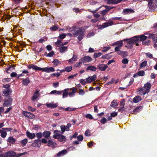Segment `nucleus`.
Listing matches in <instances>:
<instances>
[{
    "label": "nucleus",
    "instance_id": "obj_1",
    "mask_svg": "<svg viewBox=\"0 0 157 157\" xmlns=\"http://www.w3.org/2000/svg\"><path fill=\"white\" fill-rule=\"evenodd\" d=\"M27 67L29 69H30L31 68H32L33 70L36 71H45L47 73L52 72L55 71L53 67H46L42 68L38 67L37 66L33 64H31L27 66Z\"/></svg>",
    "mask_w": 157,
    "mask_h": 157
},
{
    "label": "nucleus",
    "instance_id": "obj_2",
    "mask_svg": "<svg viewBox=\"0 0 157 157\" xmlns=\"http://www.w3.org/2000/svg\"><path fill=\"white\" fill-rule=\"evenodd\" d=\"M75 29L73 33L74 37H76L78 35L77 38L79 41H81L84 36L85 29L83 27L79 28L77 30Z\"/></svg>",
    "mask_w": 157,
    "mask_h": 157
},
{
    "label": "nucleus",
    "instance_id": "obj_3",
    "mask_svg": "<svg viewBox=\"0 0 157 157\" xmlns=\"http://www.w3.org/2000/svg\"><path fill=\"white\" fill-rule=\"evenodd\" d=\"M0 157H17L16 152L9 151L7 152L3 153L0 155Z\"/></svg>",
    "mask_w": 157,
    "mask_h": 157
},
{
    "label": "nucleus",
    "instance_id": "obj_4",
    "mask_svg": "<svg viewBox=\"0 0 157 157\" xmlns=\"http://www.w3.org/2000/svg\"><path fill=\"white\" fill-rule=\"evenodd\" d=\"M136 37L135 36L132 37V38L129 39H124L123 41H126L127 43L130 45H132L134 44H136V45L137 46H138L139 45V44L137 43V42L136 41V38H135Z\"/></svg>",
    "mask_w": 157,
    "mask_h": 157
},
{
    "label": "nucleus",
    "instance_id": "obj_5",
    "mask_svg": "<svg viewBox=\"0 0 157 157\" xmlns=\"http://www.w3.org/2000/svg\"><path fill=\"white\" fill-rule=\"evenodd\" d=\"M92 60V58L89 56H85L79 59V61L82 62L83 63H89L91 62Z\"/></svg>",
    "mask_w": 157,
    "mask_h": 157
},
{
    "label": "nucleus",
    "instance_id": "obj_6",
    "mask_svg": "<svg viewBox=\"0 0 157 157\" xmlns=\"http://www.w3.org/2000/svg\"><path fill=\"white\" fill-rule=\"evenodd\" d=\"M22 114L25 117L30 119H33L35 118V116L30 112L24 111L22 112Z\"/></svg>",
    "mask_w": 157,
    "mask_h": 157
},
{
    "label": "nucleus",
    "instance_id": "obj_7",
    "mask_svg": "<svg viewBox=\"0 0 157 157\" xmlns=\"http://www.w3.org/2000/svg\"><path fill=\"white\" fill-rule=\"evenodd\" d=\"M136 39V41L137 42L138 44L140 41H143L146 40L148 37L144 35H141L138 36H135Z\"/></svg>",
    "mask_w": 157,
    "mask_h": 157
},
{
    "label": "nucleus",
    "instance_id": "obj_8",
    "mask_svg": "<svg viewBox=\"0 0 157 157\" xmlns=\"http://www.w3.org/2000/svg\"><path fill=\"white\" fill-rule=\"evenodd\" d=\"M151 87V84L149 82H147L144 85V87L146 89L143 93V94L144 95L147 93H148L150 91V89Z\"/></svg>",
    "mask_w": 157,
    "mask_h": 157
},
{
    "label": "nucleus",
    "instance_id": "obj_9",
    "mask_svg": "<svg viewBox=\"0 0 157 157\" xmlns=\"http://www.w3.org/2000/svg\"><path fill=\"white\" fill-rule=\"evenodd\" d=\"M12 92V90L11 89H3L2 94L3 96L6 98L10 96V94Z\"/></svg>",
    "mask_w": 157,
    "mask_h": 157
},
{
    "label": "nucleus",
    "instance_id": "obj_10",
    "mask_svg": "<svg viewBox=\"0 0 157 157\" xmlns=\"http://www.w3.org/2000/svg\"><path fill=\"white\" fill-rule=\"evenodd\" d=\"M12 101V99L9 98L4 101L3 105L4 106H9L11 105Z\"/></svg>",
    "mask_w": 157,
    "mask_h": 157
},
{
    "label": "nucleus",
    "instance_id": "obj_11",
    "mask_svg": "<svg viewBox=\"0 0 157 157\" xmlns=\"http://www.w3.org/2000/svg\"><path fill=\"white\" fill-rule=\"evenodd\" d=\"M97 67L100 71H104L108 67L106 64H99L97 65Z\"/></svg>",
    "mask_w": 157,
    "mask_h": 157
},
{
    "label": "nucleus",
    "instance_id": "obj_12",
    "mask_svg": "<svg viewBox=\"0 0 157 157\" xmlns=\"http://www.w3.org/2000/svg\"><path fill=\"white\" fill-rule=\"evenodd\" d=\"M41 145L40 140L37 139L34 141V142L31 144V145L34 147H40Z\"/></svg>",
    "mask_w": 157,
    "mask_h": 157
},
{
    "label": "nucleus",
    "instance_id": "obj_13",
    "mask_svg": "<svg viewBox=\"0 0 157 157\" xmlns=\"http://www.w3.org/2000/svg\"><path fill=\"white\" fill-rule=\"evenodd\" d=\"M54 139H57L59 141L63 143H64L66 140V136L61 135V134L57 136V138H55Z\"/></svg>",
    "mask_w": 157,
    "mask_h": 157
},
{
    "label": "nucleus",
    "instance_id": "obj_14",
    "mask_svg": "<svg viewBox=\"0 0 157 157\" xmlns=\"http://www.w3.org/2000/svg\"><path fill=\"white\" fill-rule=\"evenodd\" d=\"M124 1L126 0H123ZM123 0H108L107 3L108 4H116L121 2Z\"/></svg>",
    "mask_w": 157,
    "mask_h": 157
},
{
    "label": "nucleus",
    "instance_id": "obj_15",
    "mask_svg": "<svg viewBox=\"0 0 157 157\" xmlns=\"http://www.w3.org/2000/svg\"><path fill=\"white\" fill-rule=\"evenodd\" d=\"M134 11L132 9H125L123 10V13L124 14H128L134 13Z\"/></svg>",
    "mask_w": 157,
    "mask_h": 157
},
{
    "label": "nucleus",
    "instance_id": "obj_16",
    "mask_svg": "<svg viewBox=\"0 0 157 157\" xmlns=\"http://www.w3.org/2000/svg\"><path fill=\"white\" fill-rule=\"evenodd\" d=\"M26 134L27 137L30 139L34 138L36 136L35 133H31L28 131L26 132Z\"/></svg>",
    "mask_w": 157,
    "mask_h": 157
},
{
    "label": "nucleus",
    "instance_id": "obj_17",
    "mask_svg": "<svg viewBox=\"0 0 157 157\" xmlns=\"http://www.w3.org/2000/svg\"><path fill=\"white\" fill-rule=\"evenodd\" d=\"M56 145L57 144L56 142L51 140H48V143L47 144L48 146L51 147H54L55 146H56Z\"/></svg>",
    "mask_w": 157,
    "mask_h": 157
},
{
    "label": "nucleus",
    "instance_id": "obj_18",
    "mask_svg": "<svg viewBox=\"0 0 157 157\" xmlns=\"http://www.w3.org/2000/svg\"><path fill=\"white\" fill-rule=\"evenodd\" d=\"M156 4H155L148 6L149 7V11L152 12L155 11V9L157 7V5Z\"/></svg>",
    "mask_w": 157,
    "mask_h": 157
},
{
    "label": "nucleus",
    "instance_id": "obj_19",
    "mask_svg": "<svg viewBox=\"0 0 157 157\" xmlns=\"http://www.w3.org/2000/svg\"><path fill=\"white\" fill-rule=\"evenodd\" d=\"M142 109L143 107L142 106H140L137 107L133 110V113L136 114L141 110Z\"/></svg>",
    "mask_w": 157,
    "mask_h": 157
},
{
    "label": "nucleus",
    "instance_id": "obj_20",
    "mask_svg": "<svg viewBox=\"0 0 157 157\" xmlns=\"http://www.w3.org/2000/svg\"><path fill=\"white\" fill-rule=\"evenodd\" d=\"M22 84L25 86H27L28 85L29 83L30 82L29 77L26 78L25 79H24L22 81Z\"/></svg>",
    "mask_w": 157,
    "mask_h": 157
},
{
    "label": "nucleus",
    "instance_id": "obj_21",
    "mask_svg": "<svg viewBox=\"0 0 157 157\" xmlns=\"http://www.w3.org/2000/svg\"><path fill=\"white\" fill-rule=\"evenodd\" d=\"M67 153V151L66 149L63 150L57 154V156L58 157H59L61 156H63L66 154Z\"/></svg>",
    "mask_w": 157,
    "mask_h": 157
},
{
    "label": "nucleus",
    "instance_id": "obj_22",
    "mask_svg": "<svg viewBox=\"0 0 157 157\" xmlns=\"http://www.w3.org/2000/svg\"><path fill=\"white\" fill-rule=\"evenodd\" d=\"M51 132L50 131H45L43 133V135L44 137L48 139L50 137Z\"/></svg>",
    "mask_w": 157,
    "mask_h": 157
},
{
    "label": "nucleus",
    "instance_id": "obj_23",
    "mask_svg": "<svg viewBox=\"0 0 157 157\" xmlns=\"http://www.w3.org/2000/svg\"><path fill=\"white\" fill-rule=\"evenodd\" d=\"M77 60V56L76 55L74 54L73 56V57L71 59L68 60V62L70 64H72L73 63V61H76Z\"/></svg>",
    "mask_w": 157,
    "mask_h": 157
},
{
    "label": "nucleus",
    "instance_id": "obj_24",
    "mask_svg": "<svg viewBox=\"0 0 157 157\" xmlns=\"http://www.w3.org/2000/svg\"><path fill=\"white\" fill-rule=\"evenodd\" d=\"M97 68L94 66H88L86 68L87 71H88L90 70L92 71H95L97 69Z\"/></svg>",
    "mask_w": 157,
    "mask_h": 157
},
{
    "label": "nucleus",
    "instance_id": "obj_25",
    "mask_svg": "<svg viewBox=\"0 0 157 157\" xmlns=\"http://www.w3.org/2000/svg\"><path fill=\"white\" fill-rule=\"evenodd\" d=\"M141 100L142 98L141 97L139 96H136L133 98V101L135 103H137L139 101H141Z\"/></svg>",
    "mask_w": 157,
    "mask_h": 157
},
{
    "label": "nucleus",
    "instance_id": "obj_26",
    "mask_svg": "<svg viewBox=\"0 0 157 157\" xmlns=\"http://www.w3.org/2000/svg\"><path fill=\"white\" fill-rule=\"evenodd\" d=\"M53 132L55 134L53 136L54 138H57V136L61 134V132L59 130H55Z\"/></svg>",
    "mask_w": 157,
    "mask_h": 157
},
{
    "label": "nucleus",
    "instance_id": "obj_27",
    "mask_svg": "<svg viewBox=\"0 0 157 157\" xmlns=\"http://www.w3.org/2000/svg\"><path fill=\"white\" fill-rule=\"evenodd\" d=\"M148 2V6H149L151 5L157 4V0H146Z\"/></svg>",
    "mask_w": 157,
    "mask_h": 157
},
{
    "label": "nucleus",
    "instance_id": "obj_28",
    "mask_svg": "<svg viewBox=\"0 0 157 157\" xmlns=\"http://www.w3.org/2000/svg\"><path fill=\"white\" fill-rule=\"evenodd\" d=\"M76 26H73L72 27H70L68 26L67 27L66 29L69 30V32L71 33H72L74 32L75 29H76Z\"/></svg>",
    "mask_w": 157,
    "mask_h": 157
},
{
    "label": "nucleus",
    "instance_id": "obj_29",
    "mask_svg": "<svg viewBox=\"0 0 157 157\" xmlns=\"http://www.w3.org/2000/svg\"><path fill=\"white\" fill-rule=\"evenodd\" d=\"M67 47L65 46L61 47L59 48L60 52L61 53H63L66 51L67 50Z\"/></svg>",
    "mask_w": 157,
    "mask_h": 157
},
{
    "label": "nucleus",
    "instance_id": "obj_30",
    "mask_svg": "<svg viewBox=\"0 0 157 157\" xmlns=\"http://www.w3.org/2000/svg\"><path fill=\"white\" fill-rule=\"evenodd\" d=\"M46 106L48 108H56L58 106L57 104L48 103L46 104Z\"/></svg>",
    "mask_w": 157,
    "mask_h": 157
},
{
    "label": "nucleus",
    "instance_id": "obj_31",
    "mask_svg": "<svg viewBox=\"0 0 157 157\" xmlns=\"http://www.w3.org/2000/svg\"><path fill=\"white\" fill-rule=\"evenodd\" d=\"M69 90V89H66L62 91L63 92V98H64L67 97L68 96L67 91Z\"/></svg>",
    "mask_w": 157,
    "mask_h": 157
},
{
    "label": "nucleus",
    "instance_id": "obj_32",
    "mask_svg": "<svg viewBox=\"0 0 157 157\" xmlns=\"http://www.w3.org/2000/svg\"><path fill=\"white\" fill-rule=\"evenodd\" d=\"M38 91H36L35 93L31 98L33 101H35L38 97L39 95L38 94Z\"/></svg>",
    "mask_w": 157,
    "mask_h": 157
},
{
    "label": "nucleus",
    "instance_id": "obj_33",
    "mask_svg": "<svg viewBox=\"0 0 157 157\" xmlns=\"http://www.w3.org/2000/svg\"><path fill=\"white\" fill-rule=\"evenodd\" d=\"M8 141L10 143L14 144L16 141V140L14 138L12 137H10L8 139Z\"/></svg>",
    "mask_w": 157,
    "mask_h": 157
},
{
    "label": "nucleus",
    "instance_id": "obj_34",
    "mask_svg": "<svg viewBox=\"0 0 157 157\" xmlns=\"http://www.w3.org/2000/svg\"><path fill=\"white\" fill-rule=\"evenodd\" d=\"M28 142V139H25L22 140H21L20 141L21 144V146H25L27 143Z\"/></svg>",
    "mask_w": 157,
    "mask_h": 157
},
{
    "label": "nucleus",
    "instance_id": "obj_35",
    "mask_svg": "<svg viewBox=\"0 0 157 157\" xmlns=\"http://www.w3.org/2000/svg\"><path fill=\"white\" fill-rule=\"evenodd\" d=\"M113 45H118V46L121 47L123 45L122 40H120L116 42L113 43Z\"/></svg>",
    "mask_w": 157,
    "mask_h": 157
},
{
    "label": "nucleus",
    "instance_id": "obj_36",
    "mask_svg": "<svg viewBox=\"0 0 157 157\" xmlns=\"http://www.w3.org/2000/svg\"><path fill=\"white\" fill-rule=\"evenodd\" d=\"M52 63H53L54 64V66L55 67L57 65L60 64L61 63L57 59H55L53 61Z\"/></svg>",
    "mask_w": 157,
    "mask_h": 157
},
{
    "label": "nucleus",
    "instance_id": "obj_37",
    "mask_svg": "<svg viewBox=\"0 0 157 157\" xmlns=\"http://www.w3.org/2000/svg\"><path fill=\"white\" fill-rule=\"evenodd\" d=\"M60 129L62 132L61 134H63L65 130L67 131L66 126L64 125H62L60 126Z\"/></svg>",
    "mask_w": 157,
    "mask_h": 157
},
{
    "label": "nucleus",
    "instance_id": "obj_38",
    "mask_svg": "<svg viewBox=\"0 0 157 157\" xmlns=\"http://www.w3.org/2000/svg\"><path fill=\"white\" fill-rule=\"evenodd\" d=\"M65 110L67 111H71L75 110L76 109V108H72L70 107H67V108H64Z\"/></svg>",
    "mask_w": 157,
    "mask_h": 157
},
{
    "label": "nucleus",
    "instance_id": "obj_39",
    "mask_svg": "<svg viewBox=\"0 0 157 157\" xmlns=\"http://www.w3.org/2000/svg\"><path fill=\"white\" fill-rule=\"evenodd\" d=\"M103 54V53L101 52H99L97 53H94V58L96 59L98 57H100Z\"/></svg>",
    "mask_w": 157,
    "mask_h": 157
},
{
    "label": "nucleus",
    "instance_id": "obj_40",
    "mask_svg": "<svg viewBox=\"0 0 157 157\" xmlns=\"http://www.w3.org/2000/svg\"><path fill=\"white\" fill-rule=\"evenodd\" d=\"M104 24L105 26V27H107L109 26L113 25V21H111L104 23Z\"/></svg>",
    "mask_w": 157,
    "mask_h": 157
},
{
    "label": "nucleus",
    "instance_id": "obj_41",
    "mask_svg": "<svg viewBox=\"0 0 157 157\" xmlns=\"http://www.w3.org/2000/svg\"><path fill=\"white\" fill-rule=\"evenodd\" d=\"M147 61H144L142 62L140 65V68H142L143 67H145L147 65Z\"/></svg>",
    "mask_w": 157,
    "mask_h": 157
},
{
    "label": "nucleus",
    "instance_id": "obj_42",
    "mask_svg": "<svg viewBox=\"0 0 157 157\" xmlns=\"http://www.w3.org/2000/svg\"><path fill=\"white\" fill-rule=\"evenodd\" d=\"M58 27L56 25H53L52 27L50 28V29L52 31H55L57 30Z\"/></svg>",
    "mask_w": 157,
    "mask_h": 157
},
{
    "label": "nucleus",
    "instance_id": "obj_43",
    "mask_svg": "<svg viewBox=\"0 0 157 157\" xmlns=\"http://www.w3.org/2000/svg\"><path fill=\"white\" fill-rule=\"evenodd\" d=\"M118 105V103L116 100H113L110 105L112 107H114L117 106Z\"/></svg>",
    "mask_w": 157,
    "mask_h": 157
},
{
    "label": "nucleus",
    "instance_id": "obj_44",
    "mask_svg": "<svg viewBox=\"0 0 157 157\" xmlns=\"http://www.w3.org/2000/svg\"><path fill=\"white\" fill-rule=\"evenodd\" d=\"M36 136L38 139H40L43 136V133L42 134L41 132H38L36 133Z\"/></svg>",
    "mask_w": 157,
    "mask_h": 157
},
{
    "label": "nucleus",
    "instance_id": "obj_45",
    "mask_svg": "<svg viewBox=\"0 0 157 157\" xmlns=\"http://www.w3.org/2000/svg\"><path fill=\"white\" fill-rule=\"evenodd\" d=\"M137 75L140 76H143L145 75V72L144 71H140L138 72Z\"/></svg>",
    "mask_w": 157,
    "mask_h": 157
},
{
    "label": "nucleus",
    "instance_id": "obj_46",
    "mask_svg": "<svg viewBox=\"0 0 157 157\" xmlns=\"http://www.w3.org/2000/svg\"><path fill=\"white\" fill-rule=\"evenodd\" d=\"M65 71L67 72H70L72 69V67L71 66H67L65 67Z\"/></svg>",
    "mask_w": 157,
    "mask_h": 157
},
{
    "label": "nucleus",
    "instance_id": "obj_47",
    "mask_svg": "<svg viewBox=\"0 0 157 157\" xmlns=\"http://www.w3.org/2000/svg\"><path fill=\"white\" fill-rule=\"evenodd\" d=\"M142 44L145 45H149L150 44V41L149 40H146L145 41H144L142 42Z\"/></svg>",
    "mask_w": 157,
    "mask_h": 157
},
{
    "label": "nucleus",
    "instance_id": "obj_48",
    "mask_svg": "<svg viewBox=\"0 0 157 157\" xmlns=\"http://www.w3.org/2000/svg\"><path fill=\"white\" fill-rule=\"evenodd\" d=\"M54 52L53 51H52L51 52L47 54L46 56L48 57H51L53 56L54 55Z\"/></svg>",
    "mask_w": 157,
    "mask_h": 157
},
{
    "label": "nucleus",
    "instance_id": "obj_49",
    "mask_svg": "<svg viewBox=\"0 0 157 157\" xmlns=\"http://www.w3.org/2000/svg\"><path fill=\"white\" fill-rule=\"evenodd\" d=\"M119 105L121 107H124L125 105V99H124L122 100L120 102Z\"/></svg>",
    "mask_w": 157,
    "mask_h": 157
},
{
    "label": "nucleus",
    "instance_id": "obj_50",
    "mask_svg": "<svg viewBox=\"0 0 157 157\" xmlns=\"http://www.w3.org/2000/svg\"><path fill=\"white\" fill-rule=\"evenodd\" d=\"M104 24V23H103L102 25H97V27H98V29H101L106 28Z\"/></svg>",
    "mask_w": 157,
    "mask_h": 157
},
{
    "label": "nucleus",
    "instance_id": "obj_51",
    "mask_svg": "<svg viewBox=\"0 0 157 157\" xmlns=\"http://www.w3.org/2000/svg\"><path fill=\"white\" fill-rule=\"evenodd\" d=\"M108 10H102L101 11L100 13L101 14V15L103 17L104 15H105L107 13Z\"/></svg>",
    "mask_w": 157,
    "mask_h": 157
},
{
    "label": "nucleus",
    "instance_id": "obj_52",
    "mask_svg": "<svg viewBox=\"0 0 157 157\" xmlns=\"http://www.w3.org/2000/svg\"><path fill=\"white\" fill-rule=\"evenodd\" d=\"M89 77L91 78L92 82L96 80L97 78V75H94L93 76Z\"/></svg>",
    "mask_w": 157,
    "mask_h": 157
},
{
    "label": "nucleus",
    "instance_id": "obj_53",
    "mask_svg": "<svg viewBox=\"0 0 157 157\" xmlns=\"http://www.w3.org/2000/svg\"><path fill=\"white\" fill-rule=\"evenodd\" d=\"M80 83L83 86L85 85L86 83V81L83 79H81L79 80Z\"/></svg>",
    "mask_w": 157,
    "mask_h": 157
},
{
    "label": "nucleus",
    "instance_id": "obj_54",
    "mask_svg": "<svg viewBox=\"0 0 157 157\" xmlns=\"http://www.w3.org/2000/svg\"><path fill=\"white\" fill-rule=\"evenodd\" d=\"M14 67V66H10L7 69L6 72L7 73H10L11 71V67Z\"/></svg>",
    "mask_w": 157,
    "mask_h": 157
},
{
    "label": "nucleus",
    "instance_id": "obj_55",
    "mask_svg": "<svg viewBox=\"0 0 157 157\" xmlns=\"http://www.w3.org/2000/svg\"><path fill=\"white\" fill-rule=\"evenodd\" d=\"M3 87L6 89H11L10 88V85L9 84H6V85L3 84Z\"/></svg>",
    "mask_w": 157,
    "mask_h": 157
},
{
    "label": "nucleus",
    "instance_id": "obj_56",
    "mask_svg": "<svg viewBox=\"0 0 157 157\" xmlns=\"http://www.w3.org/2000/svg\"><path fill=\"white\" fill-rule=\"evenodd\" d=\"M7 135V133L6 131H3L1 133V136L2 138H5Z\"/></svg>",
    "mask_w": 157,
    "mask_h": 157
},
{
    "label": "nucleus",
    "instance_id": "obj_57",
    "mask_svg": "<svg viewBox=\"0 0 157 157\" xmlns=\"http://www.w3.org/2000/svg\"><path fill=\"white\" fill-rule=\"evenodd\" d=\"M28 109L29 110L31 111V112H34L36 110V109L32 108V107H31L30 106H28Z\"/></svg>",
    "mask_w": 157,
    "mask_h": 157
},
{
    "label": "nucleus",
    "instance_id": "obj_58",
    "mask_svg": "<svg viewBox=\"0 0 157 157\" xmlns=\"http://www.w3.org/2000/svg\"><path fill=\"white\" fill-rule=\"evenodd\" d=\"M106 121L107 119H106V118L105 117H103L101 119L100 122L101 124H104L106 123Z\"/></svg>",
    "mask_w": 157,
    "mask_h": 157
},
{
    "label": "nucleus",
    "instance_id": "obj_59",
    "mask_svg": "<svg viewBox=\"0 0 157 157\" xmlns=\"http://www.w3.org/2000/svg\"><path fill=\"white\" fill-rule=\"evenodd\" d=\"M77 139L79 141H82L83 139V136L82 135H79L77 137Z\"/></svg>",
    "mask_w": 157,
    "mask_h": 157
},
{
    "label": "nucleus",
    "instance_id": "obj_60",
    "mask_svg": "<svg viewBox=\"0 0 157 157\" xmlns=\"http://www.w3.org/2000/svg\"><path fill=\"white\" fill-rule=\"evenodd\" d=\"M128 62V60L126 58H124L122 61V63L123 64H127Z\"/></svg>",
    "mask_w": 157,
    "mask_h": 157
},
{
    "label": "nucleus",
    "instance_id": "obj_61",
    "mask_svg": "<svg viewBox=\"0 0 157 157\" xmlns=\"http://www.w3.org/2000/svg\"><path fill=\"white\" fill-rule=\"evenodd\" d=\"M86 117L89 118L90 119H92L93 118L92 116L90 114H87L85 116Z\"/></svg>",
    "mask_w": 157,
    "mask_h": 157
},
{
    "label": "nucleus",
    "instance_id": "obj_62",
    "mask_svg": "<svg viewBox=\"0 0 157 157\" xmlns=\"http://www.w3.org/2000/svg\"><path fill=\"white\" fill-rule=\"evenodd\" d=\"M10 76L12 78L17 77V74L16 72H13L11 74Z\"/></svg>",
    "mask_w": 157,
    "mask_h": 157
},
{
    "label": "nucleus",
    "instance_id": "obj_63",
    "mask_svg": "<svg viewBox=\"0 0 157 157\" xmlns=\"http://www.w3.org/2000/svg\"><path fill=\"white\" fill-rule=\"evenodd\" d=\"M41 143L42 144H46L48 143V141L45 138H43L42 140H40Z\"/></svg>",
    "mask_w": 157,
    "mask_h": 157
},
{
    "label": "nucleus",
    "instance_id": "obj_64",
    "mask_svg": "<svg viewBox=\"0 0 157 157\" xmlns=\"http://www.w3.org/2000/svg\"><path fill=\"white\" fill-rule=\"evenodd\" d=\"M145 55L148 58H152L153 57L152 55L151 54L149 53V52L146 53H145Z\"/></svg>",
    "mask_w": 157,
    "mask_h": 157
}]
</instances>
